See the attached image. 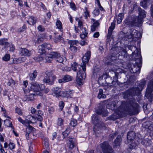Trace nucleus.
Segmentation results:
<instances>
[{
  "mask_svg": "<svg viewBox=\"0 0 153 153\" xmlns=\"http://www.w3.org/2000/svg\"><path fill=\"white\" fill-rule=\"evenodd\" d=\"M45 88V86L43 85H39L38 83L33 82L31 84L30 86L31 92L33 91L36 95L42 96V95L41 91L43 90Z\"/></svg>",
  "mask_w": 153,
  "mask_h": 153,
  "instance_id": "obj_3",
  "label": "nucleus"
},
{
  "mask_svg": "<svg viewBox=\"0 0 153 153\" xmlns=\"http://www.w3.org/2000/svg\"><path fill=\"white\" fill-rule=\"evenodd\" d=\"M57 125L59 126H61L63 124V120L61 118H58L57 122Z\"/></svg>",
  "mask_w": 153,
  "mask_h": 153,
  "instance_id": "obj_48",
  "label": "nucleus"
},
{
  "mask_svg": "<svg viewBox=\"0 0 153 153\" xmlns=\"http://www.w3.org/2000/svg\"><path fill=\"white\" fill-rule=\"evenodd\" d=\"M57 55L55 52H51L48 54L47 56L44 58L43 60L46 62H50L52 58H54L55 56Z\"/></svg>",
  "mask_w": 153,
  "mask_h": 153,
  "instance_id": "obj_15",
  "label": "nucleus"
},
{
  "mask_svg": "<svg viewBox=\"0 0 153 153\" xmlns=\"http://www.w3.org/2000/svg\"><path fill=\"white\" fill-rule=\"evenodd\" d=\"M125 24L131 27L136 26L138 23V20L136 17L133 18L130 21H128L126 20L125 21Z\"/></svg>",
  "mask_w": 153,
  "mask_h": 153,
  "instance_id": "obj_16",
  "label": "nucleus"
},
{
  "mask_svg": "<svg viewBox=\"0 0 153 153\" xmlns=\"http://www.w3.org/2000/svg\"><path fill=\"white\" fill-rule=\"evenodd\" d=\"M25 121V124L24 125L26 126H27V124L28 125L30 123H32V122L30 121H29L27 119H26L24 120Z\"/></svg>",
  "mask_w": 153,
  "mask_h": 153,
  "instance_id": "obj_62",
  "label": "nucleus"
},
{
  "mask_svg": "<svg viewBox=\"0 0 153 153\" xmlns=\"http://www.w3.org/2000/svg\"><path fill=\"white\" fill-rule=\"evenodd\" d=\"M21 54L22 55H25L29 56L32 54V53L31 51H29L26 48H23L21 51Z\"/></svg>",
  "mask_w": 153,
  "mask_h": 153,
  "instance_id": "obj_24",
  "label": "nucleus"
},
{
  "mask_svg": "<svg viewBox=\"0 0 153 153\" xmlns=\"http://www.w3.org/2000/svg\"><path fill=\"white\" fill-rule=\"evenodd\" d=\"M93 123L94 125V131L97 132V131H99L100 129H104L105 128V125L104 123L101 121H99L98 115L95 114L94 115L92 118Z\"/></svg>",
  "mask_w": 153,
  "mask_h": 153,
  "instance_id": "obj_2",
  "label": "nucleus"
},
{
  "mask_svg": "<svg viewBox=\"0 0 153 153\" xmlns=\"http://www.w3.org/2000/svg\"><path fill=\"white\" fill-rule=\"evenodd\" d=\"M99 114H101L102 117L107 116L108 115V111L106 109L102 108L101 110H99V111L97 112Z\"/></svg>",
  "mask_w": 153,
  "mask_h": 153,
  "instance_id": "obj_28",
  "label": "nucleus"
},
{
  "mask_svg": "<svg viewBox=\"0 0 153 153\" xmlns=\"http://www.w3.org/2000/svg\"><path fill=\"white\" fill-rule=\"evenodd\" d=\"M70 48L71 51L73 52H75L77 51V48L75 46L70 45Z\"/></svg>",
  "mask_w": 153,
  "mask_h": 153,
  "instance_id": "obj_53",
  "label": "nucleus"
},
{
  "mask_svg": "<svg viewBox=\"0 0 153 153\" xmlns=\"http://www.w3.org/2000/svg\"><path fill=\"white\" fill-rule=\"evenodd\" d=\"M48 111L49 113L52 114L54 112V108L53 107H51L48 108Z\"/></svg>",
  "mask_w": 153,
  "mask_h": 153,
  "instance_id": "obj_58",
  "label": "nucleus"
},
{
  "mask_svg": "<svg viewBox=\"0 0 153 153\" xmlns=\"http://www.w3.org/2000/svg\"><path fill=\"white\" fill-rule=\"evenodd\" d=\"M56 52L57 55H56V56H55L54 58H55L56 59V60L59 63H62L64 61H65L66 58L65 57L63 56H61L59 53Z\"/></svg>",
  "mask_w": 153,
  "mask_h": 153,
  "instance_id": "obj_22",
  "label": "nucleus"
},
{
  "mask_svg": "<svg viewBox=\"0 0 153 153\" xmlns=\"http://www.w3.org/2000/svg\"><path fill=\"white\" fill-rule=\"evenodd\" d=\"M106 95L103 93V90L100 89L99 93L97 97L99 99L102 98H106Z\"/></svg>",
  "mask_w": 153,
  "mask_h": 153,
  "instance_id": "obj_38",
  "label": "nucleus"
},
{
  "mask_svg": "<svg viewBox=\"0 0 153 153\" xmlns=\"http://www.w3.org/2000/svg\"><path fill=\"white\" fill-rule=\"evenodd\" d=\"M74 91L73 90L68 91L62 92L61 96L63 97L68 98H71V96L73 95Z\"/></svg>",
  "mask_w": 153,
  "mask_h": 153,
  "instance_id": "obj_18",
  "label": "nucleus"
},
{
  "mask_svg": "<svg viewBox=\"0 0 153 153\" xmlns=\"http://www.w3.org/2000/svg\"><path fill=\"white\" fill-rule=\"evenodd\" d=\"M103 153H113L111 147L108 143L105 141L100 145Z\"/></svg>",
  "mask_w": 153,
  "mask_h": 153,
  "instance_id": "obj_8",
  "label": "nucleus"
},
{
  "mask_svg": "<svg viewBox=\"0 0 153 153\" xmlns=\"http://www.w3.org/2000/svg\"><path fill=\"white\" fill-rule=\"evenodd\" d=\"M108 103L106 105V108L112 110H114L115 109L116 107V105L118 103L117 101H111L110 99L107 100Z\"/></svg>",
  "mask_w": 153,
  "mask_h": 153,
  "instance_id": "obj_14",
  "label": "nucleus"
},
{
  "mask_svg": "<svg viewBox=\"0 0 153 153\" xmlns=\"http://www.w3.org/2000/svg\"><path fill=\"white\" fill-rule=\"evenodd\" d=\"M43 44L45 49L46 48L48 50H50L51 49V46L50 44H47L46 43H44Z\"/></svg>",
  "mask_w": 153,
  "mask_h": 153,
  "instance_id": "obj_51",
  "label": "nucleus"
},
{
  "mask_svg": "<svg viewBox=\"0 0 153 153\" xmlns=\"http://www.w3.org/2000/svg\"><path fill=\"white\" fill-rule=\"evenodd\" d=\"M100 36V33L99 32H96L93 35V36L94 38H98Z\"/></svg>",
  "mask_w": 153,
  "mask_h": 153,
  "instance_id": "obj_61",
  "label": "nucleus"
},
{
  "mask_svg": "<svg viewBox=\"0 0 153 153\" xmlns=\"http://www.w3.org/2000/svg\"><path fill=\"white\" fill-rule=\"evenodd\" d=\"M43 81L44 82L48 83L50 82V79L47 77H44L43 80Z\"/></svg>",
  "mask_w": 153,
  "mask_h": 153,
  "instance_id": "obj_60",
  "label": "nucleus"
},
{
  "mask_svg": "<svg viewBox=\"0 0 153 153\" xmlns=\"http://www.w3.org/2000/svg\"><path fill=\"white\" fill-rule=\"evenodd\" d=\"M121 141V137L120 136H118L114 141L113 145L115 146H119L120 144Z\"/></svg>",
  "mask_w": 153,
  "mask_h": 153,
  "instance_id": "obj_29",
  "label": "nucleus"
},
{
  "mask_svg": "<svg viewBox=\"0 0 153 153\" xmlns=\"http://www.w3.org/2000/svg\"><path fill=\"white\" fill-rule=\"evenodd\" d=\"M75 19L78 22V27L80 28L82 33L80 34V36L82 39H84L87 36L88 31L80 19L79 18H76Z\"/></svg>",
  "mask_w": 153,
  "mask_h": 153,
  "instance_id": "obj_4",
  "label": "nucleus"
},
{
  "mask_svg": "<svg viewBox=\"0 0 153 153\" xmlns=\"http://www.w3.org/2000/svg\"><path fill=\"white\" fill-rule=\"evenodd\" d=\"M37 75V72L36 70H35L32 73H30L29 74L30 79L31 80H33L36 78Z\"/></svg>",
  "mask_w": 153,
  "mask_h": 153,
  "instance_id": "obj_33",
  "label": "nucleus"
},
{
  "mask_svg": "<svg viewBox=\"0 0 153 153\" xmlns=\"http://www.w3.org/2000/svg\"><path fill=\"white\" fill-rule=\"evenodd\" d=\"M85 15L84 17L86 19L89 16V13L87 10V9L85 7V11L84 12Z\"/></svg>",
  "mask_w": 153,
  "mask_h": 153,
  "instance_id": "obj_56",
  "label": "nucleus"
},
{
  "mask_svg": "<svg viewBox=\"0 0 153 153\" xmlns=\"http://www.w3.org/2000/svg\"><path fill=\"white\" fill-rule=\"evenodd\" d=\"M56 28L58 29L60 31L62 32L63 31V28L62 27V23L59 20L57 19L56 22Z\"/></svg>",
  "mask_w": 153,
  "mask_h": 153,
  "instance_id": "obj_32",
  "label": "nucleus"
},
{
  "mask_svg": "<svg viewBox=\"0 0 153 153\" xmlns=\"http://www.w3.org/2000/svg\"><path fill=\"white\" fill-rule=\"evenodd\" d=\"M115 26V23L114 22H112L111 23V26L109 27L108 29L113 31Z\"/></svg>",
  "mask_w": 153,
  "mask_h": 153,
  "instance_id": "obj_59",
  "label": "nucleus"
},
{
  "mask_svg": "<svg viewBox=\"0 0 153 153\" xmlns=\"http://www.w3.org/2000/svg\"><path fill=\"white\" fill-rule=\"evenodd\" d=\"M97 76L98 77V82L100 84H104L107 77L108 75L105 73H102L100 71L97 73Z\"/></svg>",
  "mask_w": 153,
  "mask_h": 153,
  "instance_id": "obj_13",
  "label": "nucleus"
},
{
  "mask_svg": "<svg viewBox=\"0 0 153 153\" xmlns=\"http://www.w3.org/2000/svg\"><path fill=\"white\" fill-rule=\"evenodd\" d=\"M37 29L39 31L41 32L44 31L45 30V28L41 25L37 27Z\"/></svg>",
  "mask_w": 153,
  "mask_h": 153,
  "instance_id": "obj_57",
  "label": "nucleus"
},
{
  "mask_svg": "<svg viewBox=\"0 0 153 153\" xmlns=\"http://www.w3.org/2000/svg\"><path fill=\"white\" fill-rule=\"evenodd\" d=\"M91 55V52L88 51L85 53V55L83 57L82 59V64H81V65L80 66V68H82L83 71H85L86 70V63L88 62Z\"/></svg>",
  "mask_w": 153,
  "mask_h": 153,
  "instance_id": "obj_7",
  "label": "nucleus"
},
{
  "mask_svg": "<svg viewBox=\"0 0 153 153\" xmlns=\"http://www.w3.org/2000/svg\"><path fill=\"white\" fill-rule=\"evenodd\" d=\"M139 105L138 104L133 101L129 103L122 102L120 106L114 111L111 117V120H114L121 116L127 114L134 115L138 113Z\"/></svg>",
  "mask_w": 153,
  "mask_h": 153,
  "instance_id": "obj_1",
  "label": "nucleus"
},
{
  "mask_svg": "<svg viewBox=\"0 0 153 153\" xmlns=\"http://www.w3.org/2000/svg\"><path fill=\"white\" fill-rule=\"evenodd\" d=\"M146 82L145 80H142L139 84V86L140 88H138L139 91L142 90L145 87Z\"/></svg>",
  "mask_w": 153,
  "mask_h": 153,
  "instance_id": "obj_36",
  "label": "nucleus"
},
{
  "mask_svg": "<svg viewBox=\"0 0 153 153\" xmlns=\"http://www.w3.org/2000/svg\"><path fill=\"white\" fill-rule=\"evenodd\" d=\"M24 93L25 94V97L23 99L24 101H32L34 100V96L36 95L35 93H32L31 91L29 90H27L23 88Z\"/></svg>",
  "mask_w": 153,
  "mask_h": 153,
  "instance_id": "obj_6",
  "label": "nucleus"
},
{
  "mask_svg": "<svg viewBox=\"0 0 153 153\" xmlns=\"http://www.w3.org/2000/svg\"><path fill=\"white\" fill-rule=\"evenodd\" d=\"M138 11L139 12V15L142 16V17L144 18L146 16V12L144 10H142L140 8L138 7Z\"/></svg>",
  "mask_w": 153,
  "mask_h": 153,
  "instance_id": "obj_37",
  "label": "nucleus"
},
{
  "mask_svg": "<svg viewBox=\"0 0 153 153\" xmlns=\"http://www.w3.org/2000/svg\"><path fill=\"white\" fill-rule=\"evenodd\" d=\"M80 65H79L77 64L76 63L74 62L73 64L72 65V69L74 71H76L77 70L78 72L79 70L80 71V72H82L83 70L82 68L80 67Z\"/></svg>",
  "mask_w": 153,
  "mask_h": 153,
  "instance_id": "obj_26",
  "label": "nucleus"
},
{
  "mask_svg": "<svg viewBox=\"0 0 153 153\" xmlns=\"http://www.w3.org/2000/svg\"><path fill=\"white\" fill-rule=\"evenodd\" d=\"M59 107L60 108V109L61 110H62L63 109L64 105H65V103L62 101H60L59 103Z\"/></svg>",
  "mask_w": 153,
  "mask_h": 153,
  "instance_id": "obj_50",
  "label": "nucleus"
},
{
  "mask_svg": "<svg viewBox=\"0 0 153 153\" xmlns=\"http://www.w3.org/2000/svg\"><path fill=\"white\" fill-rule=\"evenodd\" d=\"M135 133L133 131L128 132V133L127 138L128 142L129 140L130 142L133 141V140L135 138Z\"/></svg>",
  "mask_w": 153,
  "mask_h": 153,
  "instance_id": "obj_23",
  "label": "nucleus"
},
{
  "mask_svg": "<svg viewBox=\"0 0 153 153\" xmlns=\"http://www.w3.org/2000/svg\"><path fill=\"white\" fill-rule=\"evenodd\" d=\"M85 71H83L82 72H80L79 70L77 73V76L76 78V81L77 84L79 85L82 84V81L85 79L86 76Z\"/></svg>",
  "mask_w": 153,
  "mask_h": 153,
  "instance_id": "obj_11",
  "label": "nucleus"
},
{
  "mask_svg": "<svg viewBox=\"0 0 153 153\" xmlns=\"http://www.w3.org/2000/svg\"><path fill=\"white\" fill-rule=\"evenodd\" d=\"M63 38L60 35H59L54 37V40L55 42L57 43L61 40H63Z\"/></svg>",
  "mask_w": 153,
  "mask_h": 153,
  "instance_id": "obj_40",
  "label": "nucleus"
},
{
  "mask_svg": "<svg viewBox=\"0 0 153 153\" xmlns=\"http://www.w3.org/2000/svg\"><path fill=\"white\" fill-rule=\"evenodd\" d=\"M53 91L54 94V96H55L56 97H58L60 96L61 89L58 87H56L53 89Z\"/></svg>",
  "mask_w": 153,
  "mask_h": 153,
  "instance_id": "obj_25",
  "label": "nucleus"
},
{
  "mask_svg": "<svg viewBox=\"0 0 153 153\" xmlns=\"http://www.w3.org/2000/svg\"><path fill=\"white\" fill-rule=\"evenodd\" d=\"M100 25L99 23L97 21L95 22L92 25L91 27V31L92 32L96 30V28Z\"/></svg>",
  "mask_w": 153,
  "mask_h": 153,
  "instance_id": "obj_39",
  "label": "nucleus"
},
{
  "mask_svg": "<svg viewBox=\"0 0 153 153\" xmlns=\"http://www.w3.org/2000/svg\"><path fill=\"white\" fill-rule=\"evenodd\" d=\"M45 56V55H43V54H40V55L37 57H35L34 59L36 61H40L43 60L44 56Z\"/></svg>",
  "mask_w": 153,
  "mask_h": 153,
  "instance_id": "obj_42",
  "label": "nucleus"
},
{
  "mask_svg": "<svg viewBox=\"0 0 153 153\" xmlns=\"http://www.w3.org/2000/svg\"><path fill=\"white\" fill-rule=\"evenodd\" d=\"M10 58V56L9 54H6L3 57V60L5 61H8Z\"/></svg>",
  "mask_w": 153,
  "mask_h": 153,
  "instance_id": "obj_47",
  "label": "nucleus"
},
{
  "mask_svg": "<svg viewBox=\"0 0 153 153\" xmlns=\"http://www.w3.org/2000/svg\"><path fill=\"white\" fill-rule=\"evenodd\" d=\"M8 146L10 149L12 150L15 148V145L13 143L10 142L9 143Z\"/></svg>",
  "mask_w": 153,
  "mask_h": 153,
  "instance_id": "obj_55",
  "label": "nucleus"
},
{
  "mask_svg": "<svg viewBox=\"0 0 153 153\" xmlns=\"http://www.w3.org/2000/svg\"><path fill=\"white\" fill-rule=\"evenodd\" d=\"M143 125L145 128L149 130H152L153 129V125L151 121L146 122L143 123Z\"/></svg>",
  "mask_w": 153,
  "mask_h": 153,
  "instance_id": "obj_20",
  "label": "nucleus"
},
{
  "mask_svg": "<svg viewBox=\"0 0 153 153\" xmlns=\"http://www.w3.org/2000/svg\"><path fill=\"white\" fill-rule=\"evenodd\" d=\"M8 44L7 39L4 38L0 40V45H5L7 46L8 45Z\"/></svg>",
  "mask_w": 153,
  "mask_h": 153,
  "instance_id": "obj_43",
  "label": "nucleus"
},
{
  "mask_svg": "<svg viewBox=\"0 0 153 153\" xmlns=\"http://www.w3.org/2000/svg\"><path fill=\"white\" fill-rule=\"evenodd\" d=\"M93 13L95 16H98L100 13V11L98 8L95 9L93 11Z\"/></svg>",
  "mask_w": 153,
  "mask_h": 153,
  "instance_id": "obj_54",
  "label": "nucleus"
},
{
  "mask_svg": "<svg viewBox=\"0 0 153 153\" xmlns=\"http://www.w3.org/2000/svg\"><path fill=\"white\" fill-rule=\"evenodd\" d=\"M39 52L40 54H43V55H45V48L44 46V44L40 45L38 47Z\"/></svg>",
  "mask_w": 153,
  "mask_h": 153,
  "instance_id": "obj_31",
  "label": "nucleus"
},
{
  "mask_svg": "<svg viewBox=\"0 0 153 153\" xmlns=\"http://www.w3.org/2000/svg\"><path fill=\"white\" fill-rule=\"evenodd\" d=\"M36 18L35 17L31 16L30 17L28 20L27 22L30 25H33L36 23Z\"/></svg>",
  "mask_w": 153,
  "mask_h": 153,
  "instance_id": "obj_30",
  "label": "nucleus"
},
{
  "mask_svg": "<svg viewBox=\"0 0 153 153\" xmlns=\"http://www.w3.org/2000/svg\"><path fill=\"white\" fill-rule=\"evenodd\" d=\"M40 6L44 10V11L45 12L47 10V9L46 8L45 5L42 3H41Z\"/></svg>",
  "mask_w": 153,
  "mask_h": 153,
  "instance_id": "obj_64",
  "label": "nucleus"
},
{
  "mask_svg": "<svg viewBox=\"0 0 153 153\" xmlns=\"http://www.w3.org/2000/svg\"><path fill=\"white\" fill-rule=\"evenodd\" d=\"M68 43L70 44V45L77 46L79 42L78 41L76 40H70L68 41Z\"/></svg>",
  "mask_w": 153,
  "mask_h": 153,
  "instance_id": "obj_44",
  "label": "nucleus"
},
{
  "mask_svg": "<svg viewBox=\"0 0 153 153\" xmlns=\"http://www.w3.org/2000/svg\"><path fill=\"white\" fill-rule=\"evenodd\" d=\"M128 48L132 52V55L134 58L135 59H141L140 52L135 46H129Z\"/></svg>",
  "mask_w": 153,
  "mask_h": 153,
  "instance_id": "obj_10",
  "label": "nucleus"
},
{
  "mask_svg": "<svg viewBox=\"0 0 153 153\" xmlns=\"http://www.w3.org/2000/svg\"><path fill=\"white\" fill-rule=\"evenodd\" d=\"M70 7L73 10H75L76 9V7L75 4L74 3H70Z\"/></svg>",
  "mask_w": 153,
  "mask_h": 153,
  "instance_id": "obj_63",
  "label": "nucleus"
},
{
  "mask_svg": "<svg viewBox=\"0 0 153 153\" xmlns=\"http://www.w3.org/2000/svg\"><path fill=\"white\" fill-rule=\"evenodd\" d=\"M126 34L124 37V39L126 40L132 38H139L140 36H138V35H140V33L134 29H131L129 30V32L127 33Z\"/></svg>",
  "mask_w": 153,
  "mask_h": 153,
  "instance_id": "obj_5",
  "label": "nucleus"
},
{
  "mask_svg": "<svg viewBox=\"0 0 153 153\" xmlns=\"http://www.w3.org/2000/svg\"><path fill=\"white\" fill-rule=\"evenodd\" d=\"M67 146L68 147L71 149H73L76 145V142L74 138H70L68 140Z\"/></svg>",
  "mask_w": 153,
  "mask_h": 153,
  "instance_id": "obj_19",
  "label": "nucleus"
},
{
  "mask_svg": "<svg viewBox=\"0 0 153 153\" xmlns=\"http://www.w3.org/2000/svg\"><path fill=\"white\" fill-rule=\"evenodd\" d=\"M4 123L5 125L7 126L10 127L12 129H14V127L12 124V122L9 120L6 119L4 121Z\"/></svg>",
  "mask_w": 153,
  "mask_h": 153,
  "instance_id": "obj_34",
  "label": "nucleus"
},
{
  "mask_svg": "<svg viewBox=\"0 0 153 153\" xmlns=\"http://www.w3.org/2000/svg\"><path fill=\"white\" fill-rule=\"evenodd\" d=\"M15 111L16 113L18 114L19 115H22V114L21 109L19 108H16L15 109Z\"/></svg>",
  "mask_w": 153,
  "mask_h": 153,
  "instance_id": "obj_45",
  "label": "nucleus"
},
{
  "mask_svg": "<svg viewBox=\"0 0 153 153\" xmlns=\"http://www.w3.org/2000/svg\"><path fill=\"white\" fill-rule=\"evenodd\" d=\"M153 90V79L151 80L148 86V90L151 92Z\"/></svg>",
  "mask_w": 153,
  "mask_h": 153,
  "instance_id": "obj_41",
  "label": "nucleus"
},
{
  "mask_svg": "<svg viewBox=\"0 0 153 153\" xmlns=\"http://www.w3.org/2000/svg\"><path fill=\"white\" fill-rule=\"evenodd\" d=\"M26 59V58L25 57H22L17 58H15L13 60V63L15 64L20 63L25 61Z\"/></svg>",
  "mask_w": 153,
  "mask_h": 153,
  "instance_id": "obj_27",
  "label": "nucleus"
},
{
  "mask_svg": "<svg viewBox=\"0 0 153 153\" xmlns=\"http://www.w3.org/2000/svg\"><path fill=\"white\" fill-rule=\"evenodd\" d=\"M142 62L141 59H136V65H134L133 68H132V71L134 73H140Z\"/></svg>",
  "mask_w": 153,
  "mask_h": 153,
  "instance_id": "obj_12",
  "label": "nucleus"
},
{
  "mask_svg": "<svg viewBox=\"0 0 153 153\" xmlns=\"http://www.w3.org/2000/svg\"><path fill=\"white\" fill-rule=\"evenodd\" d=\"M34 128L31 126L29 125L26 129V131L30 133L34 129Z\"/></svg>",
  "mask_w": 153,
  "mask_h": 153,
  "instance_id": "obj_49",
  "label": "nucleus"
},
{
  "mask_svg": "<svg viewBox=\"0 0 153 153\" xmlns=\"http://www.w3.org/2000/svg\"><path fill=\"white\" fill-rule=\"evenodd\" d=\"M120 47H117L115 48H112L111 49L112 51H114L112 53L113 55H110V56L107 57V60H106V62L109 63L111 62L112 61L115 60L116 59V57L117 54L119 53L120 52L118 51L121 49Z\"/></svg>",
  "mask_w": 153,
  "mask_h": 153,
  "instance_id": "obj_9",
  "label": "nucleus"
},
{
  "mask_svg": "<svg viewBox=\"0 0 153 153\" xmlns=\"http://www.w3.org/2000/svg\"><path fill=\"white\" fill-rule=\"evenodd\" d=\"M105 81L107 84V85L108 87L116 86V84L117 82L113 80L110 77L107 78L106 79Z\"/></svg>",
  "mask_w": 153,
  "mask_h": 153,
  "instance_id": "obj_17",
  "label": "nucleus"
},
{
  "mask_svg": "<svg viewBox=\"0 0 153 153\" xmlns=\"http://www.w3.org/2000/svg\"><path fill=\"white\" fill-rule=\"evenodd\" d=\"M70 124L73 127L76 126L77 125V120H72L71 121Z\"/></svg>",
  "mask_w": 153,
  "mask_h": 153,
  "instance_id": "obj_46",
  "label": "nucleus"
},
{
  "mask_svg": "<svg viewBox=\"0 0 153 153\" xmlns=\"http://www.w3.org/2000/svg\"><path fill=\"white\" fill-rule=\"evenodd\" d=\"M118 134V133L117 132H116L114 134H112L110 135L109 140H112L114 138V137L117 134Z\"/></svg>",
  "mask_w": 153,
  "mask_h": 153,
  "instance_id": "obj_52",
  "label": "nucleus"
},
{
  "mask_svg": "<svg viewBox=\"0 0 153 153\" xmlns=\"http://www.w3.org/2000/svg\"><path fill=\"white\" fill-rule=\"evenodd\" d=\"M72 80V77L69 75L64 76L62 79H59L58 82L59 83L64 82L70 81Z\"/></svg>",
  "mask_w": 153,
  "mask_h": 153,
  "instance_id": "obj_21",
  "label": "nucleus"
},
{
  "mask_svg": "<svg viewBox=\"0 0 153 153\" xmlns=\"http://www.w3.org/2000/svg\"><path fill=\"white\" fill-rule=\"evenodd\" d=\"M16 83L15 81L11 78L9 79L8 82H7V85L13 87L15 85Z\"/></svg>",
  "mask_w": 153,
  "mask_h": 153,
  "instance_id": "obj_35",
  "label": "nucleus"
}]
</instances>
